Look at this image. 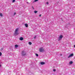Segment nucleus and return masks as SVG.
<instances>
[{
    "mask_svg": "<svg viewBox=\"0 0 75 75\" xmlns=\"http://www.w3.org/2000/svg\"><path fill=\"white\" fill-rule=\"evenodd\" d=\"M14 34L15 35H17L20 34V33L18 32V28L16 29Z\"/></svg>",
    "mask_w": 75,
    "mask_h": 75,
    "instance_id": "nucleus-1",
    "label": "nucleus"
},
{
    "mask_svg": "<svg viewBox=\"0 0 75 75\" xmlns=\"http://www.w3.org/2000/svg\"><path fill=\"white\" fill-rule=\"evenodd\" d=\"M22 55L23 56L24 55H25L26 54V53L24 51H23L21 52Z\"/></svg>",
    "mask_w": 75,
    "mask_h": 75,
    "instance_id": "nucleus-2",
    "label": "nucleus"
},
{
    "mask_svg": "<svg viewBox=\"0 0 75 75\" xmlns=\"http://www.w3.org/2000/svg\"><path fill=\"white\" fill-rule=\"evenodd\" d=\"M44 51V49L42 47H41L39 50V51L40 52H43Z\"/></svg>",
    "mask_w": 75,
    "mask_h": 75,
    "instance_id": "nucleus-3",
    "label": "nucleus"
},
{
    "mask_svg": "<svg viewBox=\"0 0 75 75\" xmlns=\"http://www.w3.org/2000/svg\"><path fill=\"white\" fill-rule=\"evenodd\" d=\"M62 37H63V36L62 35H60L59 38V41H60L62 38Z\"/></svg>",
    "mask_w": 75,
    "mask_h": 75,
    "instance_id": "nucleus-4",
    "label": "nucleus"
},
{
    "mask_svg": "<svg viewBox=\"0 0 75 75\" xmlns=\"http://www.w3.org/2000/svg\"><path fill=\"white\" fill-rule=\"evenodd\" d=\"M74 56V54L72 53L70 54L69 57H68V58H69L71 57H73Z\"/></svg>",
    "mask_w": 75,
    "mask_h": 75,
    "instance_id": "nucleus-5",
    "label": "nucleus"
},
{
    "mask_svg": "<svg viewBox=\"0 0 75 75\" xmlns=\"http://www.w3.org/2000/svg\"><path fill=\"white\" fill-rule=\"evenodd\" d=\"M73 62L72 61H71L70 62H69V64H72Z\"/></svg>",
    "mask_w": 75,
    "mask_h": 75,
    "instance_id": "nucleus-6",
    "label": "nucleus"
},
{
    "mask_svg": "<svg viewBox=\"0 0 75 75\" xmlns=\"http://www.w3.org/2000/svg\"><path fill=\"white\" fill-rule=\"evenodd\" d=\"M20 40H21V41H22L23 40V38L22 37L20 38Z\"/></svg>",
    "mask_w": 75,
    "mask_h": 75,
    "instance_id": "nucleus-7",
    "label": "nucleus"
},
{
    "mask_svg": "<svg viewBox=\"0 0 75 75\" xmlns=\"http://www.w3.org/2000/svg\"><path fill=\"white\" fill-rule=\"evenodd\" d=\"M44 64H45V63L44 62H41V65H44Z\"/></svg>",
    "mask_w": 75,
    "mask_h": 75,
    "instance_id": "nucleus-8",
    "label": "nucleus"
},
{
    "mask_svg": "<svg viewBox=\"0 0 75 75\" xmlns=\"http://www.w3.org/2000/svg\"><path fill=\"white\" fill-rule=\"evenodd\" d=\"M15 48H17V47H18V45H15Z\"/></svg>",
    "mask_w": 75,
    "mask_h": 75,
    "instance_id": "nucleus-9",
    "label": "nucleus"
},
{
    "mask_svg": "<svg viewBox=\"0 0 75 75\" xmlns=\"http://www.w3.org/2000/svg\"><path fill=\"white\" fill-rule=\"evenodd\" d=\"M25 25L26 27H28V24H25Z\"/></svg>",
    "mask_w": 75,
    "mask_h": 75,
    "instance_id": "nucleus-10",
    "label": "nucleus"
},
{
    "mask_svg": "<svg viewBox=\"0 0 75 75\" xmlns=\"http://www.w3.org/2000/svg\"><path fill=\"white\" fill-rule=\"evenodd\" d=\"M28 44L29 45H31V44H32V43H31V42H28Z\"/></svg>",
    "mask_w": 75,
    "mask_h": 75,
    "instance_id": "nucleus-11",
    "label": "nucleus"
},
{
    "mask_svg": "<svg viewBox=\"0 0 75 75\" xmlns=\"http://www.w3.org/2000/svg\"><path fill=\"white\" fill-rule=\"evenodd\" d=\"M34 13H35V14H36V13H37V11H34Z\"/></svg>",
    "mask_w": 75,
    "mask_h": 75,
    "instance_id": "nucleus-12",
    "label": "nucleus"
},
{
    "mask_svg": "<svg viewBox=\"0 0 75 75\" xmlns=\"http://www.w3.org/2000/svg\"><path fill=\"white\" fill-rule=\"evenodd\" d=\"M35 54L37 57H38V54L35 53Z\"/></svg>",
    "mask_w": 75,
    "mask_h": 75,
    "instance_id": "nucleus-13",
    "label": "nucleus"
},
{
    "mask_svg": "<svg viewBox=\"0 0 75 75\" xmlns=\"http://www.w3.org/2000/svg\"><path fill=\"white\" fill-rule=\"evenodd\" d=\"M0 16L1 17H2V16H3V14H2V13H1Z\"/></svg>",
    "mask_w": 75,
    "mask_h": 75,
    "instance_id": "nucleus-14",
    "label": "nucleus"
},
{
    "mask_svg": "<svg viewBox=\"0 0 75 75\" xmlns=\"http://www.w3.org/2000/svg\"><path fill=\"white\" fill-rule=\"evenodd\" d=\"M53 71H54V72H55V71H56V70L55 69H54L53 70Z\"/></svg>",
    "mask_w": 75,
    "mask_h": 75,
    "instance_id": "nucleus-15",
    "label": "nucleus"
},
{
    "mask_svg": "<svg viewBox=\"0 0 75 75\" xmlns=\"http://www.w3.org/2000/svg\"><path fill=\"white\" fill-rule=\"evenodd\" d=\"M1 55H2V53H1V52H0V56H1Z\"/></svg>",
    "mask_w": 75,
    "mask_h": 75,
    "instance_id": "nucleus-16",
    "label": "nucleus"
},
{
    "mask_svg": "<svg viewBox=\"0 0 75 75\" xmlns=\"http://www.w3.org/2000/svg\"><path fill=\"white\" fill-rule=\"evenodd\" d=\"M15 0H13L12 2L13 3H14V2H15Z\"/></svg>",
    "mask_w": 75,
    "mask_h": 75,
    "instance_id": "nucleus-17",
    "label": "nucleus"
},
{
    "mask_svg": "<svg viewBox=\"0 0 75 75\" xmlns=\"http://www.w3.org/2000/svg\"><path fill=\"white\" fill-rule=\"evenodd\" d=\"M38 0H35L34 1V2H36V1H37Z\"/></svg>",
    "mask_w": 75,
    "mask_h": 75,
    "instance_id": "nucleus-18",
    "label": "nucleus"
},
{
    "mask_svg": "<svg viewBox=\"0 0 75 75\" xmlns=\"http://www.w3.org/2000/svg\"><path fill=\"white\" fill-rule=\"evenodd\" d=\"M37 37V36H35V37H34V38L35 39V38H36Z\"/></svg>",
    "mask_w": 75,
    "mask_h": 75,
    "instance_id": "nucleus-19",
    "label": "nucleus"
},
{
    "mask_svg": "<svg viewBox=\"0 0 75 75\" xmlns=\"http://www.w3.org/2000/svg\"><path fill=\"white\" fill-rule=\"evenodd\" d=\"M16 13H14V14H13V16H15V15H16Z\"/></svg>",
    "mask_w": 75,
    "mask_h": 75,
    "instance_id": "nucleus-20",
    "label": "nucleus"
},
{
    "mask_svg": "<svg viewBox=\"0 0 75 75\" xmlns=\"http://www.w3.org/2000/svg\"><path fill=\"white\" fill-rule=\"evenodd\" d=\"M46 4H48V2H47L46 3Z\"/></svg>",
    "mask_w": 75,
    "mask_h": 75,
    "instance_id": "nucleus-21",
    "label": "nucleus"
},
{
    "mask_svg": "<svg viewBox=\"0 0 75 75\" xmlns=\"http://www.w3.org/2000/svg\"><path fill=\"white\" fill-rule=\"evenodd\" d=\"M41 15L40 14V15H39V17H41Z\"/></svg>",
    "mask_w": 75,
    "mask_h": 75,
    "instance_id": "nucleus-22",
    "label": "nucleus"
},
{
    "mask_svg": "<svg viewBox=\"0 0 75 75\" xmlns=\"http://www.w3.org/2000/svg\"><path fill=\"white\" fill-rule=\"evenodd\" d=\"M27 4H28V2H27Z\"/></svg>",
    "mask_w": 75,
    "mask_h": 75,
    "instance_id": "nucleus-23",
    "label": "nucleus"
},
{
    "mask_svg": "<svg viewBox=\"0 0 75 75\" xmlns=\"http://www.w3.org/2000/svg\"><path fill=\"white\" fill-rule=\"evenodd\" d=\"M60 56H62V54H60Z\"/></svg>",
    "mask_w": 75,
    "mask_h": 75,
    "instance_id": "nucleus-24",
    "label": "nucleus"
},
{
    "mask_svg": "<svg viewBox=\"0 0 75 75\" xmlns=\"http://www.w3.org/2000/svg\"><path fill=\"white\" fill-rule=\"evenodd\" d=\"M32 8H33V9H34V8H33V6L32 7Z\"/></svg>",
    "mask_w": 75,
    "mask_h": 75,
    "instance_id": "nucleus-25",
    "label": "nucleus"
},
{
    "mask_svg": "<svg viewBox=\"0 0 75 75\" xmlns=\"http://www.w3.org/2000/svg\"><path fill=\"white\" fill-rule=\"evenodd\" d=\"M74 47L75 48V45H74Z\"/></svg>",
    "mask_w": 75,
    "mask_h": 75,
    "instance_id": "nucleus-26",
    "label": "nucleus"
},
{
    "mask_svg": "<svg viewBox=\"0 0 75 75\" xmlns=\"http://www.w3.org/2000/svg\"><path fill=\"white\" fill-rule=\"evenodd\" d=\"M0 67H1V65L0 64Z\"/></svg>",
    "mask_w": 75,
    "mask_h": 75,
    "instance_id": "nucleus-27",
    "label": "nucleus"
}]
</instances>
